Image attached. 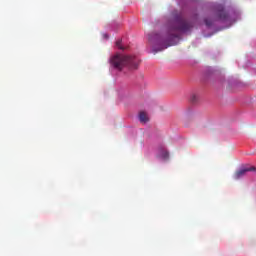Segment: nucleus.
I'll return each instance as SVG.
<instances>
[{
    "instance_id": "2",
    "label": "nucleus",
    "mask_w": 256,
    "mask_h": 256,
    "mask_svg": "<svg viewBox=\"0 0 256 256\" xmlns=\"http://www.w3.org/2000/svg\"><path fill=\"white\" fill-rule=\"evenodd\" d=\"M193 29V24L181 17L177 18L174 22V26L169 29L168 39H177L179 35H177V31H181L182 33H187V31H191Z\"/></svg>"
},
{
    "instance_id": "8",
    "label": "nucleus",
    "mask_w": 256,
    "mask_h": 256,
    "mask_svg": "<svg viewBox=\"0 0 256 256\" xmlns=\"http://www.w3.org/2000/svg\"><path fill=\"white\" fill-rule=\"evenodd\" d=\"M171 45H173V43H169L168 45H166L164 48H160L158 50L153 49L154 53H159V51H163V49H167V47H171Z\"/></svg>"
},
{
    "instance_id": "7",
    "label": "nucleus",
    "mask_w": 256,
    "mask_h": 256,
    "mask_svg": "<svg viewBox=\"0 0 256 256\" xmlns=\"http://www.w3.org/2000/svg\"><path fill=\"white\" fill-rule=\"evenodd\" d=\"M116 47H118V49H121V51H125V47L121 45V40L116 41Z\"/></svg>"
},
{
    "instance_id": "9",
    "label": "nucleus",
    "mask_w": 256,
    "mask_h": 256,
    "mask_svg": "<svg viewBox=\"0 0 256 256\" xmlns=\"http://www.w3.org/2000/svg\"><path fill=\"white\" fill-rule=\"evenodd\" d=\"M205 24L207 27H211V25H213V21H211L209 19H205Z\"/></svg>"
},
{
    "instance_id": "10",
    "label": "nucleus",
    "mask_w": 256,
    "mask_h": 256,
    "mask_svg": "<svg viewBox=\"0 0 256 256\" xmlns=\"http://www.w3.org/2000/svg\"><path fill=\"white\" fill-rule=\"evenodd\" d=\"M190 101L192 103H196L197 102V97L195 95H192L191 98H190Z\"/></svg>"
},
{
    "instance_id": "3",
    "label": "nucleus",
    "mask_w": 256,
    "mask_h": 256,
    "mask_svg": "<svg viewBox=\"0 0 256 256\" xmlns=\"http://www.w3.org/2000/svg\"><path fill=\"white\" fill-rule=\"evenodd\" d=\"M214 9L216 11L218 21H228L229 20V14H227V12H225V7L223 5L217 4L214 6Z\"/></svg>"
},
{
    "instance_id": "5",
    "label": "nucleus",
    "mask_w": 256,
    "mask_h": 256,
    "mask_svg": "<svg viewBox=\"0 0 256 256\" xmlns=\"http://www.w3.org/2000/svg\"><path fill=\"white\" fill-rule=\"evenodd\" d=\"M139 121L141 123H147L149 121V116H147L146 112H140L139 113Z\"/></svg>"
},
{
    "instance_id": "4",
    "label": "nucleus",
    "mask_w": 256,
    "mask_h": 256,
    "mask_svg": "<svg viewBox=\"0 0 256 256\" xmlns=\"http://www.w3.org/2000/svg\"><path fill=\"white\" fill-rule=\"evenodd\" d=\"M249 171H256V168L254 166L242 168L235 173L234 178L241 179V177L249 173Z\"/></svg>"
},
{
    "instance_id": "11",
    "label": "nucleus",
    "mask_w": 256,
    "mask_h": 256,
    "mask_svg": "<svg viewBox=\"0 0 256 256\" xmlns=\"http://www.w3.org/2000/svg\"><path fill=\"white\" fill-rule=\"evenodd\" d=\"M105 39H109V35L104 34Z\"/></svg>"
},
{
    "instance_id": "6",
    "label": "nucleus",
    "mask_w": 256,
    "mask_h": 256,
    "mask_svg": "<svg viewBox=\"0 0 256 256\" xmlns=\"http://www.w3.org/2000/svg\"><path fill=\"white\" fill-rule=\"evenodd\" d=\"M160 157H161V159H163L164 161H167V159H169V151H167V150H161V152H160Z\"/></svg>"
},
{
    "instance_id": "1",
    "label": "nucleus",
    "mask_w": 256,
    "mask_h": 256,
    "mask_svg": "<svg viewBox=\"0 0 256 256\" xmlns=\"http://www.w3.org/2000/svg\"><path fill=\"white\" fill-rule=\"evenodd\" d=\"M110 63L114 69L121 71L123 67L128 69H137L139 67V60L135 56H123L116 54L110 59Z\"/></svg>"
}]
</instances>
